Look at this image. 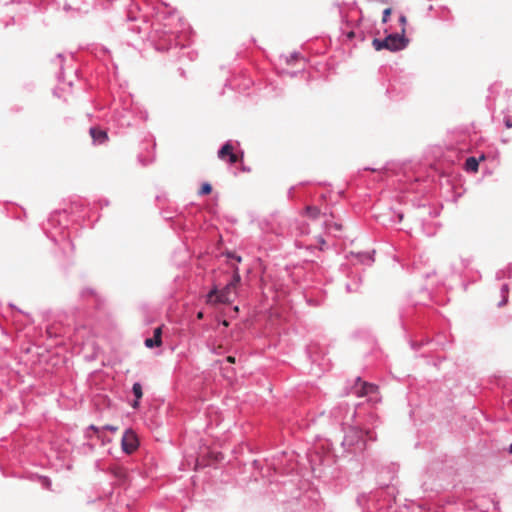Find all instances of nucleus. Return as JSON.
<instances>
[{"mask_svg": "<svg viewBox=\"0 0 512 512\" xmlns=\"http://www.w3.org/2000/svg\"><path fill=\"white\" fill-rule=\"evenodd\" d=\"M352 393L357 397H367V401L372 404L381 401L379 387L375 384L363 381L360 377L356 379L352 387Z\"/></svg>", "mask_w": 512, "mask_h": 512, "instance_id": "nucleus-1", "label": "nucleus"}, {"mask_svg": "<svg viewBox=\"0 0 512 512\" xmlns=\"http://www.w3.org/2000/svg\"><path fill=\"white\" fill-rule=\"evenodd\" d=\"M407 39L404 36L399 34H391L387 36L384 40L374 39L372 41V45L375 50L380 51L382 49H387L390 51H398L406 47Z\"/></svg>", "mask_w": 512, "mask_h": 512, "instance_id": "nucleus-2", "label": "nucleus"}, {"mask_svg": "<svg viewBox=\"0 0 512 512\" xmlns=\"http://www.w3.org/2000/svg\"><path fill=\"white\" fill-rule=\"evenodd\" d=\"M365 436L369 440H375L371 431H363L360 428L353 427L345 435L344 443L348 446H356L359 450H364L366 448Z\"/></svg>", "mask_w": 512, "mask_h": 512, "instance_id": "nucleus-3", "label": "nucleus"}, {"mask_svg": "<svg viewBox=\"0 0 512 512\" xmlns=\"http://www.w3.org/2000/svg\"><path fill=\"white\" fill-rule=\"evenodd\" d=\"M231 289V283L227 284L222 290H219L217 286H214L207 295V303L212 305L229 303L231 301Z\"/></svg>", "mask_w": 512, "mask_h": 512, "instance_id": "nucleus-4", "label": "nucleus"}, {"mask_svg": "<svg viewBox=\"0 0 512 512\" xmlns=\"http://www.w3.org/2000/svg\"><path fill=\"white\" fill-rule=\"evenodd\" d=\"M122 449L127 454L133 453L139 446L137 435L131 429L126 430L122 437Z\"/></svg>", "mask_w": 512, "mask_h": 512, "instance_id": "nucleus-5", "label": "nucleus"}, {"mask_svg": "<svg viewBox=\"0 0 512 512\" xmlns=\"http://www.w3.org/2000/svg\"><path fill=\"white\" fill-rule=\"evenodd\" d=\"M218 157L222 161L229 162L230 164H234L238 161V155L234 153V147L229 142L225 143L218 151Z\"/></svg>", "mask_w": 512, "mask_h": 512, "instance_id": "nucleus-6", "label": "nucleus"}, {"mask_svg": "<svg viewBox=\"0 0 512 512\" xmlns=\"http://www.w3.org/2000/svg\"><path fill=\"white\" fill-rule=\"evenodd\" d=\"M162 344V328L154 329L153 337L145 340V346L148 348L159 347Z\"/></svg>", "mask_w": 512, "mask_h": 512, "instance_id": "nucleus-7", "label": "nucleus"}, {"mask_svg": "<svg viewBox=\"0 0 512 512\" xmlns=\"http://www.w3.org/2000/svg\"><path fill=\"white\" fill-rule=\"evenodd\" d=\"M91 137L94 141H97L99 143H103L107 140L108 136L106 131L98 129V128H91L90 129Z\"/></svg>", "mask_w": 512, "mask_h": 512, "instance_id": "nucleus-8", "label": "nucleus"}, {"mask_svg": "<svg viewBox=\"0 0 512 512\" xmlns=\"http://www.w3.org/2000/svg\"><path fill=\"white\" fill-rule=\"evenodd\" d=\"M320 214H321V211L316 206L308 205L304 209V215L312 220L317 219Z\"/></svg>", "mask_w": 512, "mask_h": 512, "instance_id": "nucleus-9", "label": "nucleus"}, {"mask_svg": "<svg viewBox=\"0 0 512 512\" xmlns=\"http://www.w3.org/2000/svg\"><path fill=\"white\" fill-rule=\"evenodd\" d=\"M132 390H133V394L136 397V400L133 402L132 407L133 408H138V406H139V399H141V397L143 395L141 384L140 383H134Z\"/></svg>", "mask_w": 512, "mask_h": 512, "instance_id": "nucleus-10", "label": "nucleus"}, {"mask_svg": "<svg viewBox=\"0 0 512 512\" xmlns=\"http://www.w3.org/2000/svg\"><path fill=\"white\" fill-rule=\"evenodd\" d=\"M479 167V160L475 157H469L466 159L465 168L467 171L477 172Z\"/></svg>", "mask_w": 512, "mask_h": 512, "instance_id": "nucleus-11", "label": "nucleus"}, {"mask_svg": "<svg viewBox=\"0 0 512 512\" xmlns=\"http://www.w3.org/2000/svg\"><path fill=\"white\" fill-rule=\"evenodd\" d=\"M212 191V186L209 184V183H204L202 186H201V189L199 191V194L200 195H207V194H210Z\"/></svg>", "mask_w": 512, "mask_h": 512, "instance_id": "nucleus-12", "label": "nucleus"}, {"mask_svg": "<svg viewBox=\"0 0 512 512\" xmlns=\"http://www.w3.org/2000/svg\"><path fill=\"white\" fill-rule=\"evenodd\" d=\"M502 292H503L504 296H503L502 302L499 304L500 306L507 303V300H508V298H507L508 286L507 285H503Z\"/></svg>", "mask_w": 512, "mask_h": 512, "instance_id": "nucleus-13", "label": "nucleus"}, {"mask_svg": "<svg viewBox=\"0 0 512 512\" xmlns=\"http://www.w3.org/2000/svg\"><path fill=\"white\" fill-rule=\"evenodd\" d=\"M391 13H392V9L391 8H386L383 11V18H382V22L383 23H386L388 21V18L391 15Z\"/></svg>", "mask_w": 512, "mask_h": 512, "instance_id": "nucleus-14", "label": "nucleus"}, {"mask_svg": "<svg viewBox=\"0 0 512 512\" xmlns=\"http://www.w3.org/2000/svg\"><path fill=\"white\" fill-rule=\"evenodd\" d=\"M399 20H400V23H401V24H402V26H403V27H402V30H401V33H402V35H401V36H404V34H405V25H406V23H407V19H406V17H405L404 15H402V16H400V19H399Z\"/></svg>", "mask_w": 512, "mask_h": 512, "instance_id": "nucleus-15", "label": "nucleus"}, {"mask_svg": "<svg viewBox=\"0 0 512 512\" xmlns=\"http://www.w3.org/2000/svg\"><path fill=\"white\" fill-rule=\"evenodd\" d=\"M505 126L510 129L512 128V119L510 117L505 118Z\"/></svg>", "mask_w": 512, "mask_h": 512, "instance_id": "nucleus-16", "label": "nucleus"}, {"mask_svg": "<svg viewBox=\"0 0 512 512\" xmlns=\"http://www.w3.org/2000/svg\"><path fill=\"white\" fill-rule=\"evenodd\" d=\"M222 458H223V456H222V454H221V453H217V454H215V455H214V459H215V461H219V460H220V459H222Z\"/></svg>", "mask_w": 512, "mask_h": 512, "instance_id": "nucleus-17", "label": "nucleus"}, {"mask_svg": "<svg viewBox=\"0 0 512 512\" xmlns=\"http://www.w3.org/2000/svg\"><path fill=\"white\" fill-rule=\"evenodd\" d=\"M227 361H228L229 363H235V357H233V356H228V357H227Z\"/></svg>", "mask_w": 512, "mask_h": 512, "instance_id": "nucleus-18", "label": "nucleus"}, {"mask_svg": "<svg viewBox=\"0 0 512 512\" xmlns=\"http://www.w3.org/2000/svg\"><path fill=\"white\" fill-rule=\"evenodd\" d=\"M333 227H334L336 230H341V229H342V226H341L340 224H337V223H335V224L333 225Z\"/></svg>", "mask_w": 512, "mask_h": 512, "instance_id": "nucleus-19", "label": "nucleus"}, {"mask_svg": "<svg viewBox=\"0 0 512 512\" xmlns=\"http://www.w3.org/2000/svg\"><path fill=\"white\" fill-rule=\"evenodd\" d=\"M203 317H204L203 312L200 311V312L197 313V318L198 319H202Z\"/></svg>", "mask_w": 512, "mask_h": 512, "instance_id": "nucleus-20", "label": "nucleus"}, {"mask_svg": "<svg viewBox=\"0 0 512 512\" xmlns=\"http://www.w3.org/2000/svg\"><path fill=\"white\" fill-rule=\"evenodd\" d=\"M106 428L113 432H115L117 430V428L113 427V426H107Z\"/></svg>", "mask_w": 512, "mask_h": 512, "instance_id": "nucleus-21", "label": "nucleus"}, {"mask_svg": "<svg viewBox=\"0 0 512 512\" xmlns=\"http://www.w3.org/2000/svg\"><path fill=\"white\" fill-rule=\"evenodd\" d=\"M222 324H223L224 326H226V327L229 325V324H228V321H226V320H223V321H222Z\"/></svg>", "mask_w": 512, "mask_h": 512, "instance_id": "nucleus-22", "label": "nucleus"}, {"mask_svg": "<svg viewBox=\"0 0 512 512\" xmlns=\"http://www.w3.org/2000/svg\"><path fill=\"white\" fill-rule=\"evenodd\" d=\"M485 159V156L484 155H481V157L479 158V161H482Z\"/></svg>", "mask_w": 512, "mask_h": 512, "instance_id": "nucleus-23", "label": "nucleus"}, {"mask_svg": "<svg viewBox=\"0 0 512 512\" xmlns=\"http://www.w3.org/2000/svg\"><path fill=\"white\" fill-rule=\"evenodd\" d=\"M509 452L512 453V444L509 447Z\"/></svg>", "mask_w": 512, "mask_h": 512, "instance_id": "nucleus-24", "label": "nucleus"}, {"mask_svg": "<svg viewBox=\"0 0 512 512\" xmlns=\"http://www.w3.org/2000/svg\"><path fill=\"white\" fill-rule=\"evenodd\" d=\"M402 219H403V215H402V214H400V215H399V220H402Z\"/></svg>", "mask_w": 512, "mask_h": 512, "instance_id": "nucleus-25", "label": "nucleus"}]
</instances>
